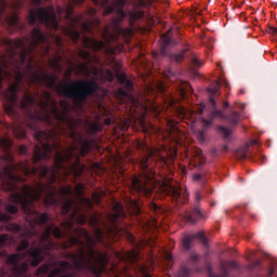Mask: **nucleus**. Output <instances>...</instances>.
Segmentation results:
<instances>
[{"mask_svg": "<svg viewBox=\"0 0 277 277\" xmlns=\"http://www.w3.org/2000/svg\"><path fill=\"white\" fill-rule=\"evenodd\" d=\"M0 222H10V215L0 211Z\"/></svg>", "mask_w": 277, "mask_h": 277, "instance_id": "36", "label": "nucleus"}, {"mask_svg": "<svg viewBox=\"0 0 277 277\" xmlns=\"http://www.w3.org/2000/svg\"><path fill=\"white\" fill-rule=\"evenodd\" d=\"M185 92H194L192 84H189L188 82H186L185 88L182 89V94H185Z\"/></svg>", "mask_w": 277, "mask_h": 277, "instance_id": "33", "label": "nucleus"}, {"mask_svg": "<svg viewBox=\"0 0 277 277\" xmlns=\"http://www.w3.org/2000/svg\"><path fill=\"white\" fill-rule=\"evenodd\" d=\"M192 274V269H189V267L187 266H182L179 273L180 277H189V275Z\"/></svg>", "mask_w": 277, "mask_h": 277, "instance_id": "27", "label": "nucleus"}, {"mask_svg": "<svg viewBox=\"0 0 277 277\" xmlns=\"http://www.w3.org/2000/svg\"><path fill=\"white\" fill-rule=\"evenodd\" d=\"M219 131L222 133V135H224L225 138L230 137V129L221 126L219 127Z\"/></svg>", "mask_w": 277, "mask_h": 277, "instance_id": "28", "label": "nucleus"}, {"mask_svg": "<svg viewBox=\"0 0 277 277\" xmlns=\"http://www.w3.org/2000/svg\"><path fill=\"white\" fill-rule=\"evenodd\" d=\"M82 44L84 49H91V51H95V52L103 51V49L107 50V43L105 41H98L88 36H83Z\"/></svg>", "mask_w": 277, "mask_h": 277, "instance_id": "13", "label": "nucleus"}, {"mask_svg": "<svg viewBox=\"0 0 277 277\" xmlns=\"http://www.w3.org/2000/svg\"><path fill=\"white\" fill-rule=\"evenodd\" d=\"M196 239H199L203 246H207L209 243V240L207 239V236L202 232H198L197 234H190L185 235L182 239V248L183 250L189 251L192 248H194V241Z\"/></svg>", "mask_w": 277, "mask_h": 277, "instance_id": "10", "label": "nucleus"}, {"mask_svg": "<svg viewBox=\"0 0 277 277\" xmlns=\"http://www.w3.org/2000/svg\"><path fill=\"white\" fill-rule=\"evenodd\" d=\"M197 166H205V154H202V149L196 148L193 150V158H192Z\"/></svg>", "mask_w": 277, "mask_h": 277, "instance_id": "19", "label": "nucleus"}, {"mask_svg": "<svg viewBox=\"0 0 277 277\" xmlns=\"http://www.w3.org/2000/svg\"><path fill=\"white\" fill-rule=\"evenodd\" d=\"M93 25L94 24L92 22H84V23H82V30L84 31V34H92Z\"/></svg>", "mask_w": 277, "mask_h": 277, "instance_id": "26", "label": "nucleus"}, {"mask_svg": "<svg viewBox=\"0 0 277 277\" xmlns=\"http://www.w3.org/2000/svg\"><path fill=\"white\" fill-rule=\"evenodd\" d=\"M127 5V0H116V3L113 5H108L105 9V14H114L116 12L117 18L113 22V28H105L103 32V38L106 40L107 44L110 42H118L119 38L123 40V42H130L131 37L133 36V28H122L120 24L124 18H129V23L131 26L135 25L137 21L144 18V11H124V6Z\"/></svg>", "mask_w": 277, "mask_h": 277, "instance_id": "3", "label": "nucleus"}, {"mask_svg": "<svg viewBox=\"0 0 277 277\" xmlns=\"http://www.w3.org/2000/svg\"><path fill=\"white\" fill-rule=\"evenodd\" d=\"M149 209H150V211H154V213H161V207H159L155 202L149 203Z\"/></svg>", "mask_w": 277, "mask_h": 277, "instance_id": "31", "label": "nucleus"}, {"mask_svg": "<svg viewBox=\"0 0 277 277\" xmlns=\"http://www.w3.org/2000/svg\"><path fill=\"white\" fill-rule=\"evenodd\" d=\"M74 3H75L76 5H79V4L83 3V0H74Z\"/></svg>", "mask_w": 277, "mask_h": 277, "instance_id": "46", "label": "nucleus"}, {"mask_svg": "<svg viewBox=\"0 0 277 277\" xmlns=\"http://www.w3.org/2000/svg\"><path fill=\"white\" fill-rule=\"evenodd\" d=\"M93 3H95V5H101V2L98 0H93Z\"/></svg>", "mask_w": 277, "mask_h": 277, "instance_id": "47", "label": "nucleus"}, {"mask_svg": "<svg viewBox=\"0 0 277 277\" xmlns=\"http://www.w3.org/2000/svg\"><path fill=\"white\" fill-rule=\"evenodd\" d=\"M18 150L21 155H27V146L21 145Z\"/></svg>", "mask_w": 277, "mask_h": 277, "instance_id": "38", "label": "nucleus"}, {"mask_svg": "<svg viewBox=\"0 0 277 277\" xmlns=\"http://www.w3.org/2000/svg\"><path fill=\"white\" fill-rule=\"evenodd\" d=\"M230 107V104L228 102H223V109H228Z\"/></svg>", "mask_w": 277, "mask_h": 277, "instance_id": "45", "label": "nucleus"}, {"mask_svg": "<svg viewBox=\"0 0 277 277\" xmlns=\"http://www.w3.org/2000/svg\"><path fill=\"white\" fill-rule=\"evenodd\" d=\"M48 62L52 70H55L56 72H62V62H64V57L62 56V50L56 51L53 54V57L48 56Z\"/></svg>", "mask_w": 277, "mask_h": 277, "instance_id": "15", "label": "nucleus"}, {"mask_svg": "<svg viewBox=\"0 0 277 277\" xmlns=\"http://www.w3.org/2000/svg\"><path fill=\"white\" fill-rule=\"evenodd\" d=\"M132 259H137V254L136 253H132Z\"/></svg>", "mask_w": 277, "mask_h": 277, "instance_id": "49", "label": "nucleus"}, {"mask_svg": "<svg viewBox=\"0 0 277 277\" xmlns=\"http://www.w3.org/2000/svg\"><path fill=\"white\" fill-rule=\"evenodd\" d=\"M60 18L66 21H75V8L72 4H66L64 8L50 5L48 8L39 6L31 9L27 16V22L35 27L30 35L22 39H5L10 57L15 62V69L8 71L0 67V85L3 81H10L8 90L2 92L4 111L8 114H14L16 108L23 109L29 114L34 105L41 107L45 111V120L48 124H51V114L53 118L60 124H64L68 131L75 133L77 131V120L69 117L68 102L61 101L60 106L63 110H60L57 101L51 97V93L45 92V98L36 100V93L29 88L31 85H45V88H56L57 92L72 101L77 109H83L90 96H94L98 93L101 87L96 80H76L61 82L57 84V75H49L44 72V69L36 63V55L47 57L51 53V42L49 38L44 36V32L40 27L44 26L47 29H53L57 31L60 29V22L57 21V14Z\"/></svg>", "mask_w": 277, "mask_h": 277, "instance_id": "2", "label": "nucleus"}, {"mask_svg": "<svg viewBox=\"0 0 277 277\" xmlns=\"http://www.w3.org/2000/svg\"><path fill=\"white\" fill-rule=\"evenodd\" d=\"M106 124H111V120L106 119Z\"/></svg>", "mask_w": 277, "mask_h": 277, "instance_id": "50", "label": "nucleus"}, {"mask_svg": "<svg viewBox=\"0 0 277 277\" xmlns=\"http://www.w3.org/2000/svg\"><path fill=\"white\" fill-rule=\"evenodd\" d=\"M222 85L229 88L230 84L226 80H216L213 83V88L208 89V92L211 94L210 103L212 105L213 111L209 115V119L201 118V122L203 123L205 129H209V127L213 124V120H215V118H220V120H226L229 122V124H232V127H237L239 122H241V113L235 110V106H230L228 115L217 109L215 96H220L222 94L220 92Z\"/></svg>", "mask_w": 277, "mask_h": 277, "instance_id": "5", "label": "nucleus"}, {"mask_svg": "<svg viewBox=\"0 0 277 277\" xmlns=\"http://www.w3.org/2000/svg\"><path fill=\"white\" fill-rule=\"evenodd\" d=\"M76 194L77 196H79L80 198H83V184L79 183L76 185Z\"/></svg>", "mask_w": 277, "mask_h": 277, "instance_id": "30", "label": "nucleus"}, {"mask_svg": "<svg viewBox=\"0 0 277 277\" xmlns=\"http://www.w3.org/2000/svg\"><path fill=\"white\" fill-rule=\"evenodd\" d=\"M143 277H153V276H150V274H148V273H144Z\"/></svg>", "mask_w": 277, "mask_h": 277, "instance_id": "48", "label": "nucleus"}, {"mask_svg": "<svg viewBox=\"0 0 277 277\" xmlns=\"http://www.w3.org/2000/svg\"><path fill=\"white\" fill-rule=\"evenodd\" d=\"M77 150L79 148H34V166L26 160L3 168L2 189L11 193V202L22 206L26 215H32L28 220V229L23 230L16 223L8 226V230H12L15 237L22 239L17 247L18 253L6 255V263L12 265L15 277L27 274L29 263L32 267H38L44 259H55L53 250L60 248V245L53 241L52 235L55 239H67L62 245L63 250L72 246L79 247L78 253H64V258L68 259L78 272L88 269L98 276L107 269L109 256L96 250V243H103L104 237V232L98 226L101 221L96 216L91 217L95 237L85 228H75V220L83 225L88 222V216L81 213V207L75 205V200L70 198L74 194L72 186H62L57 189V186L53 185L60 174H63L64 179L70 175L79 179L83 174L85 166L81 164V156ZM42 196L48 206L57 205L60 196L67 198L62 206V215H68L74 207L69 219L61 223L64 232L55 224L47 225L49 214H41L36 210L34 202L42 200Z\"/></svg>", "mask_w": 277, "mask_h": 277, "instance_id": "1", "label": "nucleus"}, {"mask_svg": "<svg viewBox=\"0 0 277 277\" xmlns=\"http://www.w3.org/2000/svg\"><path fill=\"white\" fill-rule=\"evenodd\" d=\"M203 111H205V106H199V107L197 108V114H199V116L202 115Z\"/></svg>", "mask_w": 277, "mask_h": 277, "instance_id": "42", "label": "nucleus"}, {"mask_svg": "<svg viewBox=\"0 0 277 277\" xmlns=\"http://www.w3.org/2000/svg\"><path fill=\"white\" fill-rule=\"evenodd\" d=\"M31 129H34V126H30Z\"/></svg>", "mask_w": 277, "mask_h": 277, "instance_id": "55", "label": "nucleus"}, {"mask_svg": "<svg viewBox=\"0 0 277 277\" xmlns=\"http://www.w3.org/2000/svg\"><path fill=\"white\" fill-rule=\"evenodd\" d=\"M78 57L84 62L78 65L79 72L84 77H90V67H88V64H92V62L96 61V57L92 56L88 50L81 48L78 49Z\"/></svg>", "mask_w": 277, "mask_h": 277, "instance_id": "9", "label": "nucleus"}, {"mask_svg": "<svg viewBox=\"0 0 277 277\" xmlns=\"http://www.w3.org/2000/svg\"><path fill=\"white\" fill-rule=\"evenodd\" d=\"M87 202H89V205H91V201H90V199H87Z\"/></svg>", "mask_w": 277, "mask_h": 277, "instance_id": "54", "label": "nucleus"}, {"mask_svg": "<svg viewBox=\"0 0 277 277\" xmlns=\"http://www.w3.org/2000/svg\"><path fill=\"white\" fill-rule=\"evenodd\" d=\"M194 181H202V174H200V173L195 174Z\"/></svg>", "mask_w": 277, "mask_h": 277, "instance_id": "41", "label": "nucleus"}, {"mask_svg": "<svg viewBox=\"0 0 277 277\" xmlns=\"http://www.w3.org/2000/svg\"><path fill=\"white\" fill-rule=\"evenodd\" d=\"M261 267V261H255L252 264L249 265V269L254 271L256 268Z\"/></svg>", "mask_w": 277, "mask_h": 277, "instance_id": "34", "label": "nucleus"}, {"mask_svg": "<svg viewBox=\"0 0 277 277\" xmlns=\"http://www.w3.org/2000/svg\"><path fill=\"white\" fill-rule=\"evenodd\" d=\"M261 157H263V156L260 155L259 158L261 159Z\"/></svg>", "mask_w": 277, "mask_h": 277, "instance_id": "57", "label": "nucleus"}, {"mask_svg": "<svg viewBox=\"0 0 277 277\" xmlns=\"http://www.w3.org/2000/svg\"><path fill=\"white\" fill-rule=\"evenodd\" d=\"M140 8H148V1L137 0V2L134 4V10L137 12H144V10H140Z\"/></svg>", "mask_w": 277, "mask_h": 277, "instance_id": "24", "label": "nucleus"}, {"mask_svg": "<svg viewBox=\"0 0 277 277\" xmlns=\"http://www.w3.org/2000/svg\"><path fill=\"white\" fill-rule=\"evenodd\" d=\"M183 190L181 187H174L170 186L169 189L167 190L168 196L173 202H181V205H185L188 200L189 197L183 196Z\"/></svg>", "mask_w": 277, "mask_h": 277, "instance_id": "14", "label": "nucleus"}, {"mask_svg": "<svg viewBox=\"0 0 277 277\" xmlns=\"http://www.w3.org/2000/svg\"><path fill=\"white\" fill-rule=\"evenodd\" d=\"M250 145L246 144L236 149L235 157L240 160L250 159V161H256V156L249 151Z\"/></svg>", "mask_w": 277, "mask_h": 277, "instance_id": "16", "label": "nucleus"}, {"mask_svg": "<svg viewBox=\"0 0 277 277\" xmlns=\"http://www.w3.org/2000/svg\"><path fill=\"white\" fill-rule=\"evenodd\" d=\"M221 153H228V145H223L221 148Z\"/></svg>", "mask_w": 277, "mask_h": 277, "instance_id": "43", "label": "nucleus"}, {"mask_svg": "<svg viewBox=\"0 0 277 277\" xmlns=\"http://www.w3.org/2000/svg\"><path fill=\"white\" fill-rule=\"evenodd\" d=\"M200 200H202V195L200 193H196L195 195V209L186 213L185 219L187 222H190V224H196V222H199V220H202V212L200 211L199 205Z\"/></svg>", "mask_w": 277, "mask_h": 277, "instance_id": "12", "label": "nucleus"}, {"mask_svg": "<svg viewBox=\"0 0 277 277\" xmlns=\"http://www.w3.org/2000/svg\"><path fill=\"white\" fill-rule=\"evenodd\" d=\"M65 34L69 38H71V40H72V42H75V44H77V42H79V39L81 38V32H79V30H77L75 28H66Z\"/></svg>", "mask_w": 277, "mask_h": 277, "instance_id": "22", "label": "nucleus"}, {"mask_svg": "<svg viewBox=\"0 0 277 277\" xmlns=\"http://www.w3.org/2000/svg\"><path fill=\"white\" fill-rule=\"evenodd\" d=\"M153 157L161 166H168V159L159 154V149H149L148 156L142 157L140 160L142 175L134 176L131 183L132 189L142 196H150L155 192V185H157V172H155V169L148 167V160Z\"/></svg>", "mask_w": 277, "mask_h": 277, "instance_id": "4", "label": "nucleus"}, {"mask_svg": "<svg viewBox=\"0 0 277 277\" xmlns=\"http://www.w3.org/2000/svg\"><path fill=\"white\" fill-rule=\"evenodd\" d=\"M158 92H160V94H163V92H166V85L163 84V82H159L157 85H156Z\"/></svg>", "mask_w": 277, "mask_h": 277, "instance_id": "35", "label": "nucleus"}, {"mask_svg": "<svg viewBox=\"0 0 277 277\" xmlns=\"http://www.w3.org/2000/svg\"><path fill=\"white\" fill-rule=\"evenodd\" d=\"M200 261V255L197 253L190 252L189 258L187 260L188 267H192L195 272H200V268L198 267V263Z\"/></svg>", "mask_w": 277, "mask_h": 277, "instance_id": "18", "label": "nucleus"}, {"mask_svg": "<svg viewBox=\"0 0 277 277\" xmlns=\"http://www.w3.org/2000/svg\"><path fill=\"white\" fill-rule=\"evenodd\" d=\"M53 40L58 49H62L64 47V40L60 36H53Z\"/></svg>", "mask_w": 277, "mask_h": 277, "instance_id": "29", "label": "nucleus"}, {"mask_svg": "<svg viewBox=\"0 0 277 277\" xmlns=\"http://www.w3.org/2000/svg\"><path fill=\"white\" fill-rule=\"evenodd\" d=\"M113 211L114 213H108L106 215V220L108 223L103 222L105 230L109 234L116 233V230H118V223L120 222V220L126 217L122 203L116 202L113 207Z\"/></svg>", "mask_w": 277, "mask_h": 277, "instance_id": "7", "label": "nucleus"}, {"mask_svg": "<svg viewBox=\"0 0 277 277\" xmlns=\"http://www.w3.org/2000/svg\"><path fill=\"white\" fill-rule=\"evenodd\" d=\"M13 133L16 137H18V140L27 137V131H25V129L14 128Z\"/></svg>", "mask_w": 277, "mask_h": 277, "instance_id": "23", "label": "nucleus"}, {"mask_svg": "<svg viewBox=\"0 0 277 277\" xmlns=\"http://www.w3.org/2000/svg\"><path fill=\"white\" fill-rule=\"evenodd\" d=\"M92 198H97V199H96V202H98V198H101V194H98V193H93V194H92Z\"/></svg>", "mask_w": 277, "mask_h": 277, "instance_id": "44", "label": "nucleus"}, {"mask_svg": "<svg viewBox=\"0 0 277 277\" xmlns=\"http://www.w3.org/2000/svg\"><path fill=\"white\" fill-rule=\"evenodd\" d=\"M200 135H203V133H202V132H200Z\"/></svg>", "mask_w": 277, "mask_h": 277, "instance_id": "56", "label": "nucleus"}, {"mask_svg": "<svg viewBox=\"0 0 277 277\" xmlns=\"http://www.w3.org/2000/svg\"><path fill=\"white\" fill-rule=\"evenodd\" d=\"M14 243V238L10 237L8 234L0 235V250L5 248V246H12ZM0 256H3V252L0 251Z\"/></svg>", "mask_w": 277, "mask_h": 277, "instance_id": "20", "label": "nucleus"}, {"mask_svg": "<svg viewBox=\"0 0 277 277\" xmlns=\"http://www.w3.org/2000/svg\"><path fill=\"white\" fill-rule=\"evenodd\" d=\"M28 1H30L31 5H35L36 8H38V5L42 3V0H28Z\"/></svg>", "mask_w": 277, "mask_h": 277, "instance_id": "39", "label": "nucleus"}, {"mask_svg": "<svg viewBox=\"0 0 277 277\" xmlns=\"http://www.w3.org/2000/svg\"><path fill=\"white\" fill-rule=\"evenodd\" d=\"M116 77L119 83L124 88V89L120 88L118 90L119 94L121 96L130 97L131 95L129 92H133V88H134L133 82L129 80V78L127 77V74L122 71H117Z\"/></svg>", "mask_w": 277, "mask_h": 277, "instance_id": "11", "label": "nucleus"}, {"mask_svg": "<svg viewBox=\"0 0 277 277\" xmlns=\"http://www.w3.org/2000/svg\"><path fill=\"white\" fill-rule=\"evenodd\" d=\"M206 269L208 272L209 277H228V269H240V266L237 264L235 260H232L220 262V275L213 274V266H211V264H207Z\"/></svg>", "mask_w": 277, "mask_h": 277, "instance_id": "8", "label": "nucleus"}, {"mask_svg": "<svg viewBox=\"0 0 277 277\" xmlns=\"http://www.w3.org/2000/svg\"><path fill=\"white\" fill-rule=\"evenodd\" d=\"M239 94H243V90H240V91H239Z\"/></svg>", "mask_w": 277, "mask_h": 277, "instance_id": "53", "label": "nucleus"}, {"mask_svg": "<svg viewBox=\"0 0 277 277\" xmlns=\"http://www.w3.org/2000/svg\"><path fill=\"white\" fill-rule=\"evenodd\" d=\"M90 131H91V133H97L98 132V124L97 123H91Z\"/></svg>", "mask_w": 277, "mask_h": 277, "instance_id": "37", "label": "nucleus"}, {"mask_svg": "<svg viewBox=\"0 0 277 277\" xmlns=\"http://www.w3.org/2000/svg\"><path fill=\"white\" fill-rule=\"evenodd\" d=\"M131 239H133V236L131 235Z\"/></svg>", "mask_w": 277, "mask_h": 277, "instance_id": "58", "label": "nucleus"}, {"mask_svg": "<svg viewBox=\"0 0 277 277\" xmlns=\"http://www.w3.org/2000/svg\"><path fill=\"white\" fill-rule=\"evenodd\" d=\"M163 77L166 79H172V77H174V71H172V69L170 67H168L167 69H164L163 71Z\"/></svg>", "mask_w": 277, "mask_h": 277, "instance_id": "32", "label": "nucleus"}, {"mask_svg": "<svg viewBox=\"0 0 277 277\" xmlns=\"http://www.w3.org/2000/svg\"><path fill=\"white\" fill-rule=\"evenodd\" d=\"M109 75H110V79H114V75L111 74V71H109Z\"/></svg>", "mask_w": 277, "mask_h": 277, "instance_id": "52", "label": "nucleus"}, {"mask_svg": "<svg viewBox=\"0 0 277 277\" xmlns=\"http://www.w3.org/2000/svg\"><path fill=\"white\" fill-rule=\"evenodd\" d=\"M8 25L9 27H19V29H24L25 27V24L21 22L18 14H13L10 17H8Z\"/></svg>", "mask_w": 277, "mask_h": 277, "instance_id": "21", "label": "nucleus"}, {"mask_svg": "<svg viewBox=\"0 0 277 277\" xmlns=\"http://www.w3.org/2000/svg\"><path fill=\"white\" fill-rule=\"evenodd\" d=\"M70 72H72V69H70V70H69V72H68V74H66V75H67V77H70Z\"/></svg>", "mask_w": 277, "mask_h": 277, "instance_id": "51", "label": "nucleus"}, {"mask_svg": "<svg viewBox=\"0 0 277 277\" xmlns=\"http://www.w3.org/2000/svg\"><path fill=\"white\" fill-rule=\"evenodd\" d=\"M268 31H269V34H273V36H276V34H277V27L269 26V27H268Z\"/></svg>", "mask_w": 277, "mask_h": 277, "instance_id": "40", "label": "nucleus"}, {"mask_svg": "<svg viewBox=\"0 0 277 277\" xmlns=\"http://www.w3.org/2000/svg\"><path fill=\"white\" fill-rule=\"evenodd\" d=\"M5 209L11 215H16V213H18V207L12 203H6Z\"/></svg>", "mask_w": 277, "mask_h": 277, "instance_id": "25", "label": "nucleus"}, {"mask_svg": "<svg viewBox=\"0 0 277 277\" xmlns=\"http://www.w3.org/2000/svg\"><path fill=\"white\" fill-rule=\"evenodd\" d=\"M174 44H176V42L174 41V39H172V37L168 35H163L160 51L153 52L154 60H156V62H161L163 57H169L171 62H175V64H182L187 58L189 60V64L192 68L202 67V62L198 60V56L194 54V52L189 47H185L179 53L170 54V45L174 47Z\"/></svg>", "mask_w": 277, "mask_h": 277, "instance_id": "6", "label": "nucleus"}, {"mask_svg": "<svg viewBox=\"0 0 277 277\" xmlns=\"http://www.w3.org/2000/svg\"><path fill=\"white\" fill-rule=\"evenodd\" d=\"M90 150H92V141L80 138V148L79 153L82 157H87V155L90 154Z\"/></svg>", "mask_w": 277, "mask_h": 277, "instance_id": "17", "label": "nucleus"}]
</instances>
